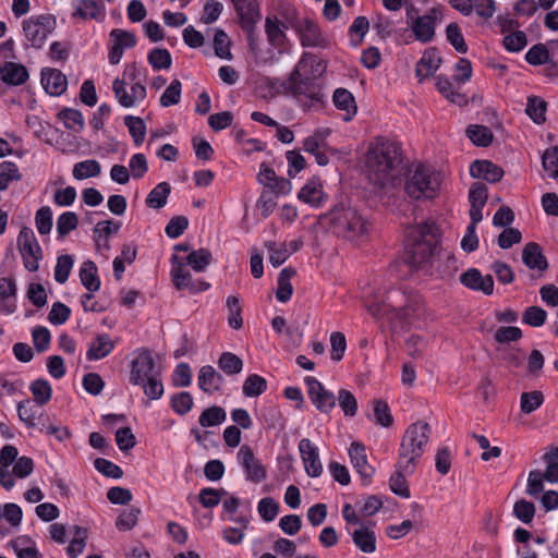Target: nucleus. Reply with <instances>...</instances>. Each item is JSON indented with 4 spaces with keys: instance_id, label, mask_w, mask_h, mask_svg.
Wrapping results in <instances>:
<instances>
[{
    "instance_id": "1",
    "label": "nucleus",
    "mask_w": 558,
    "mask_h": 558,
    "mask_svg": "<svg viewBox=\"0 0 558 558\" xmlns=\"http://www.w3.org/2000/svg\"><path fill=\"white\" fill-rule=\"evenodd\" d=\"M400 163L401 151L395 141L377 136L368 144L365 155L366 173L369 182L378 189L393 183Z\"/></svg>"
},
{
    "instance_id": "2",
    "label": "nucleus",
    "mask_w": 558,
    "mask_h": 558,
    "mask_svg": "<svg viewBox=\"0 0 558 558\" xmlns=\"http://www.w3.org/2000/svg\"><path fill=\"white\" fill-rule=\"evenodd\" d=\"M366 310L377 320L386 317L391 324L408 327L423 316L424 301L417 293L391 290L383 302L369 303Z\"/></svg>"
},
{
    "instance_id": "3",
    "label": "nucleus",
    "mask_w": 558,
    "mask_h": 558,
    "mask_svg": "<svg viewBox=\"0 0 558 558\" xmlns=\"http://www.w3.org/2000/svg\"><path fill=\"white\" fill-rule=\"evenodd\" d=\"M130 384L143 388L149 400H158L163 395L161 366L157 364L148 349L141 348L134 352L130 365Z\"/></svg>"
},
{
    "instance_id": "4",
    "label": "nucleus",
    "mask_w": 558,
    "mask_h": 558,
    "mask_svg": "<svg viewBox=\"0 0 558 558\" xmlns=\"http://www.w3.org/2000/svg\"><path fill=\"white\" fill-rule=\"evenodd\" d=\"M319 221L337 236L350 241L362 239L369 230L367 219L354 207L344 204H338L329 213L322 215Z\"/></svg>"
},
{
    "instance_id": "5",
    "label": "nucleus",
    "mask_w": 558,
    "mask_h": 558,
    "mask_svg": "<svg viewBox=\"0 0 558 558\" xmlns=\"http://www.w3.org/2000/svg\"><path fill=\"white\" fill-rule=\"evenodd\" d=\"M439 230L434 221L411 227L407 231L408 262L413 267L427 264L438 244Z\"/></svg>"
},
{
    "instance_id": "6",
    "label": "nucleus",
    "mask_w": 558,
    "mask_h": 558,
    "mask_svg": "<svg viewBox=\"0 0 558 558\" xmlns=\"http://www.w3.org/2000/svg\"><path fill=\"white\" fill-rule=\"evenodd\" d=\"M430 427L426 422H415L404 432L398 454L399 466L415 469L429 440Z\"/></svg>"
},
{
    "instance_id": "7",
    "label": "nucleus",
    "mask_w": 558,
    "mask_h": 558,
    "mask_svg": "<svg viewBox=\"0 0 558 558\" xmlns=\"http://www.w3.org/2000/svg\"><path fill=\"white\" fill-rule=\"evenodd\" d=\"M439 173L423 165H417L405 181L404 191L412 199L434 198L439 190Z\"/></svg>"
},
{
    "instance_id": "8",
    "label": "nucleus",
    "mask_w": 558,
    "mask_h": 558,
    "mask_svg": "<svg viewBox=\"0 0 558 558\" xmlns=\"http://www.w3.org/2000/svg\"><path fill=\"white\" fill-rule=\"evenodd\" d=\"M286 20L287 23L283 24V26L291 27L296 32L302 46L320 48L328 47L329 41L322 33L315 21L307 17L300 19L293 8L287 9Z\"/></svg>"
},
{
    "instance_id": "9",
    "label": "nucleus",
    "mask_w": 558,
    "mask_h": 558,
    "mask_svg": "<svg viewBox=\"0 0 558 558\" xmlns=\"http://www.w3.org/2000/svg\"><path fill=\"white\" fill-rule=\"evenodd\" d=\"M289 92L298 99L301 106L307 110L318 109L324 101V94L318 82L303 76L299 77L291 72L288 82Z\"/></svg>"
},
{
    "instance_id": "10",
    "label": "nucleus",
    "mask_w": 558,
    "mask_h": 558,
    "mask_svg": "<svg viewBox=\"0 0 558 558\" xmlns=\"http://www.w3.org/2000/svg\"><path fill=\"white\" fill-rule=\"evenodd\" d=\"M415 9L407 10V23L410 25L415 40L428 44L436 35V23L441 21L442 13L439 8H430L424 15L414 16Z\"/></svg>"
},
{
    "instance_id": "11",
    "label": "nucleus",
    "mask_w": 558,
    "mask_h": 558,
    "mask_svg": "<svg viewBox=\"0 0 558 558\" xmlns=\"http://www.w3.org/2000/svg\"><path fill=\"white\" fill-rule=\"evenodd\" d=\"M17 248L22 256L24 267L32 272L38 270L39 260L43 258V250L31 228L23 227L20 230Z\"/></svg>"
},
{
    "instance_id": "12",
    "label": "nucleus",
    "mask_w": 558,
    "mask_h": 558,
    "mask_svg": "<svg viewBox=\"0 0 558 558\" xmlns=\"http://www.w3.org/2000/svg\"><path fill=\"white\" fill-rule=\"evenodd\" d=\"M54 26L56 20L51 15L32 16L23 22L25 37L35 48L44 45Z\"/></svg>"
},
{
    "instance_id": "13",
    "label": "nucleus",
    "mask_w": 558,
    "mask_h": 558,
    "mask_svg": "<svg viewBox=\"0 0 558 558\" xmlns=\"http://www.w3.org/2000/svg\"><path fill=\"white\" fill-rule=\"evenodd\" d=\"M171 277L174 287L178 290L187 289L192 293L205 291L209 288V283L204 281H195L192 278L190 270L186 268V263L183 258L173 255L172 258Z\"/></svg>"
},
{
    "instance_id": "14",
    "label": "nucleus",
    "mask_w": 558,
    "mask_h": 558,
    "mask_svg": "<svg viewBox=\"0 0 558 558\" xmlns=\"http://www.w3.org/2000/svg\"><path fill=\"white\" fill-rule=\"evenodd\" d=\"M308 397L316 409L322 413H329L336 405V397L328 391L320 381L314 377H306Z\"/></svg>"
},
{
    "instance_id": "15",
    "label": "nucleus",
    "mask_w": 558,
    "mask_h": 558,
    "mask_svg": "<svg viewBox=\"0 0 558 558\" xmlns=\"http://www.w3.org/2000/svg\"><path fill=\"white\" fill-rule=\"evenodd\" d=\"M238 460L243 466L246 478L253 483L263 482L267 472L262 462L255 457L253 450L247 445H243L238 452Z\"/></svg>"
},
{
    "instance_id": "16",
    "label": "nucleus",
    "mask_w": 558,
    "mask_h": 558,
    "mask_svg": "<svg viewBox=\"0 0 558 558\" xmlns=\"http://www.w3.org/2000/svg\"><path fill=\"white\" fill-rule=\"evenodd\" d=\"M235 11L240 17L241 27L252 37L256 24L259 22L262 15L259 12L258 3L254 0H231Z\"/></svg>"
},
{
    "instance_id": "17",
    "label": "nucleus",
    "mask_w": 558,
    "mask_h": 558,
    "mask_svg": "<svg viewBox=\"0 0 558 558\" xmlns=\"http://www.w3.org/2000/svg\"><path fill=\"white\" fill-rule=\"evenodd\" d=\"M351 463L361 476L363 485H368L375 473V469L368 463L365 446L360 441H353L349 448Z\"/></svg>"
},
{
    "instance_id": "18",
    "label": "nucleus",
    "mask_w": 558,
    "mask_h": 558,
    "mask_svg": "<svg viewBox=\"0 0 558 558\" xmlns=\"http://www.w3.org/2000/svg\"><path fill=\"white\" fill-rule=\"evenodd\" d=\"M299 451L304 463L305 472L311 477H318L323 472L318 449L307 438L299 442Z\"/></svg>"
},
{
    "instance_id": "19",
    "label": "nucleus",
    "mask_w": 558,
    "mask_h": 558,
    "mask_svg": "<svg viewBox=\"0 0 558 558\" xmlns=\"http://www.w3.org/2000/svg\"><path fill=\"white\" fill-rule=\"evenodd\" d=\"M325 71L326 64L323 60L314 54L304 53L292 72H295V75L299 77L303 76L317 82V78L320 77Z\"/></svg>"
},
{
    "instance_id": "20",
    "label": "nucleus",
    "mask_w": 558,
    "mask_h": 558,
    "mask_svg": "<svg viewBox=\"0 0 558 558\" xmlns=\"http://www.w3.org/2000/svg\"><path fill=\"white\" fill-rule=\"evenodd\" d=\"M463 286L474 291H481L486 295L494 292V280L490 275L483 276L476 268H470L460 276Z\"/></svg>"
},
{
    "instance_id": "21",
    "label": "nucleus",
    "mask_w": 558,
    "mask_h": 558,
    "mask_svg": "<svg viewBox=\"0 0 558 558\" xmlns=\"http://www.w3.org/2000/svg\"><path fill=\"white\" fill-rule=\"evenodd\" d=\"M488 193L487 187L482 182L472 184L469 191L470 218L474 222H480L483 219L482 210L487 202Z\"/></svg>"
},
{
    "instance_id": "22",
    "label": "nucleus",
    "mask_w": 558,
    "mask_h": 558,
    "mask_svg": "<svg viewBox=\"0 0 558 558\" xmlns=\"http://www.w3.org/2000/svg\"><path fill=\"white\" fill-rule=\"evenodd\" d=\"M473 178L483 179L489 183H496L504 177V170L489 160H475L470 167Z\"/></svg>"
},
{
    "instance_id": "23",
    "label": "nucleus",
    "mask_w": 558,
    "mask_h": 558,
    "mask_svg": "<svg viewBox=\"0 0 558 558\" xmlns=\"http://www.w3.org/2000/svg\"><path fill=\"white\" fill-rule=\"evenodd\" d=\"M41 84L49 95L59 96L66 90L68 81L61 71L57 69H44L41 71Z\"/></svg>"
},
{
    "instance_id": "24",
    "label": "nucleus",
    "mask_w": 558,
    "mask_h": 558,
    "mask_svg": "<svg viewBox=\"0 0 558 558\" xmlns=\"http://www.w3.org/2000/svg\"><path fill=\"white\" fill-rule=\"evenodd\" d=\"M114 349V342L108 333H99L93 339L86 352L88 361H97L108 356Z\"/></svg>"
},
{
    "instance_id": "25",
    "label": "nucleus",
    "mask_w": 558,
    "mask_h": 558,
    "mask_svg": "<svg viewBox=\"0 0 558 558\" xmlns=\"http://www.w3.org/2000/svg\"><path fill=\"white\" fill-rule=\"evenodd\" d=\"M223 383V377L213 366L206 365L199 369L197 384L205 393L218 391Z\"/></svg>"
},
{
    "instance_id": "26",
    "label": "nucleus",
    "mask_w": 558,
    "mask_h": 558,
    "mask_svg": "<svg viewBox=\"0 0 558 558\" xmlns=\"http://www.w3.org/2000/svg\"><path fill=\"white\" fill-rule=\"evenodd\" d=\"M1 80L12 86L24 84L28 80L27 69L15 62H5L0 68Z\"/></svg>"
},
{
    "instance_id": "27",
    "label": "nucleus",
    "mask_w": 558,
    "mask_h": 558,
    "mask_svg": "<svg viewBox=\"0 0 558 558\" xmlns=\"http://www.w3.org/2000/svg\"><path fill=\"white\" fill-rule=\"evenodd\" d=\"M522 260L530 269L544 271L548 264L546 257L542 253L541 246L535 242H529L522 251Z\"/></svg>"
},
{
    "instance_id": "28",
    "label": "nucleus",
    "mask_w": 558,
    "mask_h": 558,
    "mask_svg": "<svg viewBox=\"0 0 558 558\" xmlns=\"http://www.w3.org/2000/svg\"><path fill=\"white\" fill-rule=\"evenodd\" d=\"M332 100L339 110L345 112L343 117L344 121L352 120V118L356 114L357 106L355 104V99L348 89L337 88L333 93Z\"/></svg>"
},
{
    "instance_id": "29",
    "label": "nucleus",
    "mask_w": 558,
    "mask_h": 558,
    "mask_svg": "<svg viewBox=\"0 0 558 558\" xmlns=\"http://www.w3.org/2000/svg\"><path fill=\"white\" fill-rule=\"evenodd\" d=\"M298 197L300 201L318 207L324 201V192L319 181L313 179L308 181L299 192Z\"/></svg>"
},
{
    "instance_id": "30",
    "label": "nucleus",
    "mask_w": 558,
    "mask_h": 558,
    "mask_svg": "<svg viewBox=\"0 0 558 558\" xmlns=\"http://www.w3.org/2000/svg\"><path fill=\"white\" fill-rule=\"evenodd\" d=\"M440 62V58L434 50L425 51L416 64V76L420 78H425L433 75L439 68Z\"/></svg>"
},
{
    "instance_id": "31",
    "label": "nucleus",
    "mask_w": 558,
    "mask_h": 558,
    "mask_svg": "<svg viewBox=\"0 0 558 558\" xmlns=\"http://www.w3.org/2000/svg\"><path fill=\"white\" fill-rule=\"evenodd\" d=\"M415 469L403 470L399 466V461L396 464V471L389 480L390 489L403 498L410 497V489L407 484L405 475L412 474Z\"/></svg>"
},
{
    "instance_id": "32",
    "label": "nucleus",
    "mask_w": 558,
    "mask_h": 558,
    "mask_svg": "<svg viewBox=\"0 0 558 558\" xmlns=\"http://www.w3.org/2000/svg\"><path fill=\"white\" fill-rule=\"evenodd\" d=\"M296 274L292 267L283 268L278 276V289L276 298L279 302H288L293 293V287L291 284V278Z\"/></svg>"
},
{
    "instance_id": "33",
    "label": "nucleus",
    "mask_w": 558,
    "mask_h": 558,
    "mask_svg": "<svg viewBox=\"0 0 558 558\" xmlns=\"http://www.w3.org/2000/svg\"><path fill=\"white\" fill-rule=\"evenodd\" d=\"M80 279L82 284L89 291L95 292L100 288V280L97 276V267L94 262L86 260L80 269Z\"/></svg>"
},
{
    "instance_id": "34",
    "label": "nucleus",
    "mask_w": 558,
    "mask_h": 558,
    "mask_svg": "<svg viewBox=\"0 0 558 558\" xmlns=\"http://www.w3.org/2000/svg\"><path fill=\"white\" fill-rule=\"evenodd\" d=\"M171 193V186L168 182L157 184L146 197V206L154 209H160L167 204L168 196Z\"/></svg>"
},
{
    "instance_id": "35",
    "label": "nucleus",
    "mask_w": 558,
    "mask_h": 558,
    "mask_svg": "<svg viewBox=\"0 0 558 558\" xmlns=\"http://www.w3.org/2000/svg\"><path fill=\"white\" fill-rule=\"evenodd\" d=\"M353 543L363 553L371 554L376 549V535L367 527H360L352 534Z\"/></svg>"
},
{
    "instance_id": "36",
    "label": "nucleus",
    "mask_w": 558,
    "mask_h": 558,
    "mask_svg": "<svg viewBox=\"0 0 558 558\" xmlns=\"http://www.w3.org/2000/svg\"><path fill=\"white\" fill-rule=\"evenodd\" d=\"M547 102L538 96H530L527 98L525 113L536 124H542L546 121Z\"/></svg>"
},
{
    "instance_id": "37",
    "label": "nucleus",
    "mask_w": 558,
    "mask_h": 558,
    "mask_svg": "<svg viewBox=\"0 0 558 558\" xmlns=\"http://www.w3.org/2000/svg\"><path fill=\"white\" fill-rule=\"evenodd\" d=\"M73 16H78L83 20L92 19L100 21L104 19L105 14L102 7L95 0H82L73 12Z\"/></svg>"
},
{
    "instance_id": "38",
    "label": "nucleus",
    "mask_w": 558,
    "mask_h": 558,
    "mask_svg": "<svg viewBox=\"0 0 558 558\" xmlns=\"http://www.w3.org/2000/svg\"><path fill=\"white\" fill-rule=\"evenodd\" d=\"M195 271H204L211 263L213 255L207 248L192 251L184 259Z\"/></svg>"
},
{
    "instance_id": "39",
    "label": "nucleus",
    "mask_w": 558,
    "mask_h": 558,
    "mask_svg": "<svg viewBox=\"0 0 558 558\" xmlns=\"http://www.w3.org/2000/svg\"><path fill=\"white\" fill-rule=\"evenodd\" d=\"M218 367L227 375L240 374L243 369V361L232 352H223L218 359Z\"/></svg>"
},
{
    "instance_id": "40",
    "label": "nucleus",
    "mask_w": 558,
    "mask_h": 558,
    "mask_svg": "<svg viewBox=\"0 0 558 558\" xmlns=\"http://www.w3.org/2000/svg\"><path fill=\"white\" fill-rule=\"evenodd\" d=\"M265 247L268 250L269 262L274 267L282 265L291 255L287 243L277 244L274 241H267Z\"/></svg>"
},
{
    "instance_id": "41",
    "label": "nucleus",
    "mask_w": 558,
    "mask_h": 558,
    "mask_svg": "<svg viewBox=\"0 0 558 558\" xmlns=\"http://www.w3.org/2000/svg\"><path fill=\"white\" fill-rule=\"evenodd\" d=\"M29 390L34 397V401L38 405L48 403L52 396L51 385L47 379H36L31 384Z\"/></svg>"
},
{
    "instance_id": "42",
    "label": "nucleus",
    "mask_w": 558,
    "mask_h": 558,
    "mask_svg": "<svg viewBox=\"0 0 558 558\" xmlns=\"http://www.w3.org/2000/svg\"><path fill=\"white\" fill-rule=\"evenodd\" d=\"M227 413L225 409L218 405H213L202 412L198 423L203 427L217 426L226 421Z\"/></svg>"
},
{
    "instance_id": "43",
    "label": "nucleus",
    "mask_w": 558,
    "mask_h": 558,
    "mask_svg": "<svg viewBox=\"0 0 558 558\" xmlns=\"http://www.w3.org/2000/svg\"><path fill=\"white\" fill-rule=\"evenodd\" d=\"M100 163L95 159H88L75 163L73 168V177L76 180H84L87 178L97 177L100 174Z\"/></svg>"
},
{
    "instance_id": "44",
    "label": "nucleus",
    "mask_w": 558,
    "mask_h": 558,
    "mask_svg": "<svg viewBox=\"0 0 558 558\" xmlns=\"http://www.w3.org/2000/svg\"><path fill=\"white\" fill-rule=\"evenodd\" d=\"M58 117L66 129L74 132H81L85 126L83 114L76 109L65 108L59 112Z\"/></svg>"
},
{
    "instance_id": "45",
    "label": "nucleus",
    "mask_w": 558,
    "mask_h": 558,
    "mask_svg": "<svg viewBox=\"0 0 558 558\" xmlns=\"http://www.w3.org/2000/svg\"><path fill=\"white\" fill-rule=\"evenodd\" d=\"M267 389V381L264 377L252 374L243 383L242 391L245 397H258Z\"/></svg>"
},
{
    "instance_id": "46",
    "label": "nucleus",
    "mask_w": 558,
    "mask_h": 558,
    "mask_svg": "<svg viewBox=\"0 0 558 558\" xmlns=\"http://www.w3.org/2000/svg\"><path fill=\"white\" fill-rule=\"evenodd\" d=\"M466 136L476 146H488L493 141V133L484 125H470L466 129Z\"/></svg>"
},
{
    "instance_id": "47",
    "label": "nucleus",
    "mask_w": 558,
    "mask_h": 558,
    "mask_svg": "<svg viewBox=\"0 0 558 558\" xmlns=\"http://www.w3.org/2000/svg\"><path fill=\"white\" fill-rule=\"evenodd\" d=\"M124 124L128 126L129 132L133 137L134 144L136 146L142 145L146 134V126L143 119L138 117L126 116L124 118Z\"/></svg>"
},
{
    "instance_id": "48",
    "label": "nucleus",
    "mask_w": 558,
    "mask_h": 558,
    "mask_svg": "<svg viewBox=\"0 0 558 558\" xmlns=\"http://www.w3.org/2000/svg\"><path fill=\"white\" fill-rule=\"evenodd\" d=\"M544 402V395L539 390L523 392L520 398V409L523 413L530 414L537 410Z\"/></svg>"
},
{
    "instance_id": "49",
    "label": "nucleus",
    "mask_w": 558,
    "mask_h": 558,
    "mask_svg": "<svg viewBox=\"0 0 558 558\" xmlns=\"http://www.w3.org/2000/svg\"><path fill=\"white\" fill-rule=\"evenodd\" d=\"M227 307L229 311L228 324L231 328L238 330L243 326L242 308L240 300L236 295H231L227 299Z\"/></svg>"
},
{
    "instance_id": "50",
    "label": "nucleus",
    "mask_w": 558,
    "mask_h": 558,
    "mask_svg": "<svg viewBox=\"0 0 558 558\" xmlns=\"http://www.w3.org/2000/svg\"><path fill=\"white\" fill-rule=\"evenodd\" d=\"M21 174L14 162L3 161L0 163V191H3L12 181H19Z\"/></svg>"
},
{
    "instance_id": "51",
    "label": "nucleus",
    "mask_w": 558,
    "mask_h": 558,
    "mask_svg": "<svg viewBox=\"0 0 558 558\" xmlns=\"http://www.w3.org/2000/svg\"><path fill=\"white\" fill-rule=\"evenodd\" d=\"M225 495H227L225 489L205 487L201 489L198 500L204 508H214L219 505Z\"/></svg>"
},
{
    "instance_id": "52",
    "label": "nucleus",
    "mask_w": 558,
    "mask_h": 558,
    "mask_svg": "<svg viewBox=\"0 0 558 558\" xmlns=\"http://www.w3.org/2000/svg\"><path fill=\"white\" fill-rule=\"evenodd\" d=\"M38 412V408L32 403L31 400L21 401L17 405V415L21 421H23L28 428L36 427V414Z\"/></svg>"
},
{
    "instance_id": "53",
    "label": "nucleus",
    "mask_w": 558,
    "mask_h": 558,
    "mask_svg": "<svg viewBox=\"0 0 558 558\" xmlns=\"http://www.w3.org/2000/svg\"><path fill=\"white\" fill-rule=\"evenodd\" d=\"M147 59L155 70L169 69L171 66V54L167 49L154 48L148 53Z\"/></svg>"
},
{
    "instance_id": "54",
    "label": "nucleus",
    "mask_w": 558,
    "mask_h": 558,
    "mask_svg": "<svg viewBox=\"0 0 558 558\" xmlns=\"http://www.w3.org/2000/svg\"><path fill=\"white\" fill-rule=\"evenodd\" d=\"M513 514L524 524H529L535 515V506L525 499L518 500L513 506Z\"/></svg>"
},
{
    "instance_id": "55",
    "label": "nucleus",
    "mask_w": 558,
    "mask_h": 558,
    "mask_svg": "<svg viewBox=\"0 0 558 558\" xmlns=\"http://www.w3.org/2000/svg\"><path fill=\"white\" fill-rule=\"evenodd\" d=\"M369 22L365 16H357L349 28L353 46H359L368 32Z\"/></svg>"
},
{
    "instance_id": "56",
    "label": "nucleus",
    "mask_w": 558,
    "mask_h": 558,
    "mask_svg": "<svg viewBox=\"0 0 558 558\" xmlns=\"http://www.w3.org/2000/svg\"><path fill=\"white\" fill-rule=\"evenodd\" d=\"M446 36L448 41L454 47V49L460 53H465L468 51V46L464 41V37L461 33V29L457 23H450L446 28Z\"/></svg>"
},
{
    "instance_id": "57",
    "label": "nucleus",
    "mask_w": 558,
    "mask_h": 558,
    "mask_svg": "<svg viewBox=\"0 0 558 558\" xmlns=\"http://www.w3.org/2000/svg\"><path fill=\"white\" fill-rule=\"evenodd\" d=\"M181 82L179 80H173L162 93L160 97V105L162 107H170L179 104L181 99Z\"/></svg>"
},
{
    "instance_id": "58",
    "label": "nucleus",
    "mask_w": 558,
    "mask_h": 558,
    "mask_svg": "<svg viewBox=\"0 0 558 558\" xmlns=\"http://www.w3.org/2000/svg\"><path fill=\"white\" fill-rule=\"evenodd\" d=\"M549 59V51L544 44L534 45L525 54V60L532 65L545 64Z\"/></svg>"
},
{
    "instance_id": "59",
    "label": "nucleus",
    "mask_w": 558,
    "mask_h": 558,
    "mask_svg": "<svg viewBox=\"0 0 558 558\" xmlns=\"http://www.w3.org/2000/svg\"><path fill=\"white\" fill-rule=\"evenodd\" d=\"M229 47L230 40L228 35L222 29H216L214 36V48L216 56L221 59H231L232 54Z\"/></svg>"
},
{
    "instance_id": "60",
    "label": "nucleus",
    "mask_w": 558,
    "mask_h": 558,
    "mask_svg": "<svg viewBox=\"0 0 558 558\" xmlns=\"http://www.w3.org/2000/svg\"><path fill=\"white\" fill-rule=\"evenodd\" d=\"M339 407L343 411L345 416H354L357 411L356 398L347 389H340L338 392Z\"/></svg>"
},
{
    "instance_id": "61",
    "label": "nucleus",
    "mask_w": 558,
    "mask_h": 558,
    "mask_svg": "<svg viewBox=\"0 0 558 558\" xmlns=\"http://www.w3.org/2000/svg\"><path fill=\"white\" fill-rule=\"evenodd\" d=\"M78 225L77 215L73 211H66L59 216L57 220V231L61 238L76 229Z\"/></svg>"
},
{
    "instance_id": "62",
    "label": "nucleus",
    "mask_w": 558,
    "mask_h": 558,
    "mask_svg": "<svg viewBox=\"0 0 558 558\" xmlns=\"http://www.w3.org/2000/svg\"><path fill=\"white\" fill-rule=\"evenodd\" d=\"M542 165L549 175L558 181V146L547 148L542 157Z\"/></svg>"
},
{
    "instance_id": "63",
    "label": "nucleus",
    "mask_w": 558,
    "mask_h": 558,
    "mask_svg": "<svg viewBox=\"0 0 558 558\" xmlns=\"http://www.w3.org/2000/svg\"><path fill=\"white\" fill-rule=\"evenodd\" d=\"M140 512L141 511L137 508L123 510L116 521L117 529L120 531L132 530L138 521Z\"/></svg>"
},
{
    "instance_id": "64",
    "label": "nucleus",
    "mask_w": 558,
    "mask_h": 558,
    "mask_svg": "<svg viewBox=\"0 0 558 558\" xmlns=\"http://www.w3.org/2000/svg\"><path fill=\"white\" fill-rule=\"evenodd\" d=\"M547 318V313L539 306H530L527 307L522 316V320L524 324H527L533 327H541L545 324Z\"/></svg>"
}]
</instances>
